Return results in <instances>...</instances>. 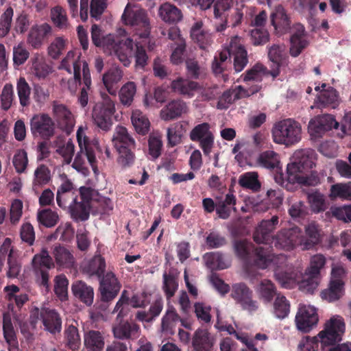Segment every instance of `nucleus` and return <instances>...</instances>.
<instances>
[{
    "mask_svg": "<svg viewBox=\"0 0 351 351\" xmlns=\"http://www.w3.org/2000/svg\"><path fill=\"white\" fill-rule=\"evenodd\" d=\"M271 22L279 34H283L289 32H291L289 50L291 56H298L308 46V42L305 38L304 27L300 23H297L291 27V21L282 5H279L276 7L271 14Z\"/></svg>",
    "mask_w": 351,
    "mask_h": 351,
    "instance_id": "1",
    "label": "nucleus"
},
{
    "mask_svg": "<svg viewBox=\"0 0 351 351\" xmlns=\"http://www.w3.org/2000/svg\"><path fill=\"white\" fill-rule=\"evenodd\" d=\"M112 141L118 153L117 162L122 167H130L134 162L136 141L125 127L117 125Z\"/></svg>",
    "mask_w": 351,
    "mask_h": 351,
    "instance_id": "2",
    "label": "nucleus"
},
{
    "mask_svg": "<svg viewBox=\"0 0 351 351\" xmlns=\"http://www.w3.org/2000/svg\"><path fill=\"white\" fill-rule=\"evenodd\" d=\"M301 134L300 124L291 119L278 122L272 129L274 141L286 146L298 143L301 140Z\"/></svg>",
    "mask_w": 351,
    "mask_h": 351,
    "instance_id": "3",
    "label": "nucleus"
},
{
    "mask_svg": "<svg viewBox=\"0 0 351 351\" xmlns=\"http://www.w3.org/2000/svg\"><path fill=\"white\" fill-rule=\"evenodd\" d=\"M345 332V323L340 316L331 317L324 326L323 330L317 335L321 343V350L325 348L336 346L341 340Z\"/></svg>",
    "mask_w": 351,
    "mask_h": 351,
    "instance_id": "4",
    "label": "nucleus"
},
{
    "mask_svg": "<svg viewBox=\"0 0 351 351\" xmlns=\"http://www.w3.org/2000/svg\"><path fill=\"white\" fill-rule=\"evenodd\" d=\"M101 43L100 47L112 50L124 66H128L130 64L131 60H129V57L133 52V40L132 38L115 40L113 35L109 34L102 36Z\"/></svg>",
    "mask_w": 351,
    "mask_h": 351,
    "instance_id": "5",
    "label": "nucleus"
},
{
    "mask_svg": "<svg viewBox=\"0 0 351 351\" xmlns=\"http://www.w3.org/2000/svg\"><path fill=\"white\" fill-rule=\"evenodd\" d=\"M101 101L95 104L92 117L95 125L103 130H110L112 121V117L115 112V105L111 98L106 93L101 94Z\"/></svg>",
    "mask_w": 351,
    "mask_h": 351,
    "instance_id": "6",
    "label": "nucleus"
},
{
    "mask_svg": "<svg viewBox=\"0 0 351 351\" xmlns=\"http://www.w3.org/2000/svg\"><path fill=\"white\" fill-rule=\"evenodd\" d=\"M317 154L313 149H302L294 153L293 162L288 165L291 173L289 179L296 181V176L304 174L315 166Z\"/></svg>",
    "mask_w": 351,
    "mask_h": 351,
    "instance_id": "7",
    "label": "nucleus"
},
{
    "mask_svg": "<svg viewBox=\"0 0 351 351\" xmlns=\"http://www.w3.org/2000/svg\"><path fill=\"white\" fill-rule=\"evenodd\" d=\"M123 22L125 25L136 27V29L140 32L137 34L141 38H147L150 34V25L147 15L145 10H131L128 8V5L121 16Z\"/></svg>",
    "mask_w": 351,
    "mask_h": 351,
    "instance_id": "8",
    "label": "nucleus"
},
{
    "mask_svg": "<svg viewBox=\"0 0 351 351\" xmlns=\"http://www.w3.org/2000/svg\"><path fill=\"white\" fill-rule=\"evenodd\" d=\"M30 130L34 136L49 140L55 134V123L47 114H38L30 119Z\"/></svg>",
    "mask_w": 351,
    "mask_h": 351,
    "instance_id": "9",
    "label": "nucleus"
},
{
    "mask_svg": "<svg viewBox=\"0 0 351 351\" xmlns=\"http://www.w3.org/2000/svg\"><path fill=\"white\" fill-rule=\"evenodd\" d=\"M190 138L193 142H199L205 156H209L214 146V134L208 123L195 125L190 132Z\"/></svg>",
    "mask_w": 351,
    "mask_h": 351,
    "instance_id": "10",
    "label": "nucleus"
},
{
    "mask_svg": "<svg viewBox=\"0 0 351 351\" xmlns=\"http://www.w3.org/2000/svg\"><path fill=\"white\" fill-rule=\"evenodd\" d=\"M77 139L80 147V151L77 153L73 167L75 169L82 167L86 158L93 168L96 167L97 160L95 152L90 144L89 139L86 136H83L80 130H77Z\"/></svg>",
    "mask_w": 351,
    "mask_h": 351,
    "instance_id": "11",
    "label": "nucleus"
},
{
    "mask_svg": "<svg viewBox=\"0 0 351 351\" xmlns=\"http://www.w3.org/2000/svg\"><path fill=\"white\" fill-rule=\"evenodd\" d=\"M99 279V290L101 301L105 303L110 302L117 296L121 285L116 275L112 271L104 274Z\"/></svg>",
    "mask_w": 351,
    "mask_h": 351,
    "instance_id": "12",
    "label": "nucleus"
},
{
    "mask_svg": "<svg viewBox=\"0 0 351 351\" xmlns=\"http://www.w3.org/2000/svg\"><path fill=\"white\" fill-rule=\"evenodd\" d=\"M295 321L299 330L308 332L319 321L317 309L311 305L300 306Z\"/></svg>",
    "mask_w": 351,
    "mask_h": 351,
    "instance_id": "13",
    "label": "nucleus"
},
{
    "mask_svg": "<svg viewBox=\"0 0 351 351\" xmlns=\"http://www.w3.org/2000/svg\"><path fill=\"white\" fill-rule=\"evenodd\" d=\"M230 296L243 310L254 312L258 308L257 301L252 300V291L244 283L233 285Z\"/></svg>",
    "mask_w": 351,
    "mask_h": 351,
    "instance_id": "14",
    "label": "nucleus"
},
{
    "mask_svg": "<svg viewBox=\"0 0 351 351\" xmlns=\"http://www.w3.org/2000/svg\"><path fill=\"white\" fill-rule=\"evenodd\" d=\"M279 223L278 215H274L270 219L262 220L256 228L253 234L254 241L256 243L269 244L274 239V231Z\"/></svg>",
    "mask_w": 351,
    "mask_h": 351,
    "instance_id": "15",
    "label": "nucleus"
},
{
    "mask_svg": "<svg viewBox=\"0 0 351 351\" xmlns=\"http://www.w3.org/2000/svg\"><path fill=\"white\" fill-rule=\"evenodd\" d=\"M339 123L331 114H325L315 117L308 123V132L310 135L317 138L332 128H338Z\"/></svg>",
    "mask_w": 351,
    "mask_h": 351,
    "instance_id": "16",
    "label": "nucleus"
},
{
    "mask_svg": "<svg viewBox=\"0 0 351 351\" xmlns=\"http://www.w3.org/2000/svg\"><path fill=\"white\" fill-rule=\"evenodd\" d=\"M73 66L74 78L68 80V88L71 93H73L76 90L77 85L81 84V62L75 60V52L70 51L67 53L66 57L62 60L59 69H64L69 73H71V64Z\"/></svg>",
    "mask_w": 351,
    "mask_h": 351,
    "instance_id": "17",
    "label": "nucleus"
},
{
    "mask_svg": "<svg viewBox=\"0 0 351 351\" xmlns=\"http://www.w3.org/2000/svg\"><path fill=\"white\" fill-rule=\"evenodd\" d=\"M112 332L115 339L121 340H135L141 334L140 326L134 322L121 320L112 326Z\"/></svg>",
    "mask_w": 351,
    "mask_h": 351,
    "instance_id": "18",
    "label": "nucleus"
},
{
    "mask_svg": "<svg viewBox=\"0 0 351 351\" xmlns=\"http://www.w3.org/2000/svg\"><path fill=\"white\" fill-rule=\"evenodd\" d=\"M53 110L58 128L70 134L75 126V119L71 112L63 104H54Z\"/></svg>",
    "mask_w": 351,
    "mask_h": 351,
    "instance_id": "19",
    "label": "nucleus"
},
{
    "mask_svg": "<svg viewBox=\"0 0 351 351\" xmlns=\"http://www.w3.org/2000/svg\"><path fill=\"white\" fill-rule=\"evenodd\" d=\"M230 52L234 58V69L236 72L241 71L248 62L247 52L241 43V38L235 36L230 41Z\"/></svg>",
    "mask_w": 351,
    "mask_h": 351,
    "instance_id": "20",
    "label": "nucleus"
},
{
    "mask_svg": "<svg viewBox=\"0 0 351 351\" xmlns=\"http://www.w3.org/2000/svg\"><path fill=\"white\" fill-rule=\"evenodd\" d=\"M278 243L287 249L302 245L304 237L300 228L297 226L283 229L278 237Z\"/></svg>",
    "mask_w": 351,
    "mask_h": 351,
    "instance_id": "21",
    "label": "nucleus"
},
{
    "mask_svg": "<svg viewBox=\"0 0 351 351\" xmlns=\"http://www.w3.org/2000/svg\"><path fill=\"white\" fill-rule=\"evenodd\" d=\"M268 58L273 63L271 75L276 77L280 73V67L287 62V54L285 45L274 44L268 48Z\"/></svg>",
    "mask_w": 351,
    "mask_h": 351,
    "instance_id": "22",
    "label": "nucleus"
},
{
    "mask_svg": "<svg viewBox=\"0 0 351 351\" xmlns=\"http://www.w3.org/2000/svg\"><path fill=\"white\" fill-rule=\"evenodd\" d=\"M40 315L46 330L53 335L60 332L62 319L57 311L53 309L42 308Z\"/></svg>",
    "mask_w": 351,
    "mask_h": 351,
    "instance_id": "23",
    "label": "nucleus"
},
{
    "mask_svg": "<svg viewBox=\"0 0 351 351\" xmlns=\"http://www.w3.org/2000/svg\"><path fill=\"white\" fill-rule=\"evenodd\" d=\"M171 88L173 92L191 98L200 89V85L189 79L178 77L171 82Z\"/></svg>",
    "mask_w": 351,
    "mask_h": 351,
    "instance_id": "24",
    "label": "nucleus"
},
{
    "mask_svg": "<svg viewBox=\"0 0 351 351\" xmlns=\"http://www.w3.org/2000/svg\"><path fill=\"white\" fill-rule=\"evenodd\" d=\"M192 347L194 351H210L211 350L214 339L206 329H197L192 337Z\"/></svg>",
    "mask_w": 351,
    "mask_h": 351,
    "instance_id": "25",
    "label": "nucleus"
},
{
    "mask_svg": "<svg viewBox=\"0 0 351 351\" xmlns=\"http://www.w3.org/2000/svg\"><path fill=\"white\" fill-rule=\"evenodd\" d=\"M187 111L186 103L181 99H174L168 103L161 110L160 117L164 121L177 119Z\"/></svg>",
    "mask_w": 351,
    "mask_h": 351,
    "instance_id": "26",
    "label": "nucleus"
},
{
    "mask_svg": "<svg viewBox=\"0 0 351 351\" xmlns=\"http://www.w3.org/2000/svg\"><path fill=\"white\" fill-rule=\"evenodd\" d=\"M71 290L73 295L81 302L90 306L93 303V288L82 280H77L73 283Z\"/></svg>",
    "mask_w": 351,
    "mask_h": 351,
    "instance_id": "27",
    "label": "nucleus"
},
{
    "mask_svg": "<svg viewBox=\"0 0 351 351\" xmlns=\"http://www.w3.org/2000/svg\"><path fill=\"white\" fill-rule=\"evenodd\" d=\"M51 27L48 23L33 26L28 34L27 42L34 49L40 48L45 38L51 34Z\"/></svg>",
    "mask_w": 351,
    "mask_h": 351,
    "instance_id": "28",
    "label": "nucleus"
},
{
    "mask_svg": "<svg viewBox=\"0 0 351 351\" xmlns=\"http://www.w3.org/2000/svg\"><path fill=\"white\" fill-rule=\"evenodd\" d=\"M276 280L286 289L293 288L299 279L298 274L291 267L277 268L274 272Z\"/></svg>",
    "mask_w": 351,
    "mask_h": 351,
    "instance_id": "29",
    "label": "nucleus"
},
{
    "mask_svg": "<svg viewBox=\"0 0 351 351\" xmlns=\"http://www.w3.org/2000/svg\"><path fill=\"white\" fill-rule=\"evenodd\" d=\"M203 22H195L191 28L190 35L192 40L198 44L201 49H206L211 44V35L203 29Z\"/></svg>",
    "mask_w": 351,
    "mask_h": 351,
    "instance_id": "30",
    "label": "nucleus"
},
{
    "mask_svg": "<svg viewBox=\"0 0 351 351\" xmlns=\"http://www.w3.org/2000/svg\"><path fill=\"white\" fill-rule=\"evenodd\" d=\"M3 332L4 339L10 349L18 348L19 342L12 322V315L9 311L3 314Z\"/></svg>",
    "mask_w": 351,
    "mask_h": 351,
    "instance_id": "31",
    "label": "nucleus"
},
{
    "mask_svg": "<svg viewBox=\"0 0 351 351\" xmlns=\"http://www.w3.org/2000/svg\"><path fill=\"white\" fill-rule=\"evenodd\" d=\"M243 6L241 8H233L230 12L225 16L224 19H221V24L217 27V32L225 30L227 27H235L240 25L243 19Z\"/></svg>",
    "mask_w": 351,
    "mask_h": 351,
    "instance_id": "32",
    "label": "nucleus"
},
{
    "mask_svg": "<svg viewBox=\"0 0 351 351\" xmlns=\"http://www.w3.org/2000/svg\"><path fill=\"white\" fill-rule=\"evenodd\" d=\"M123 77V71L119 68H112L104 74L102 80L108 92L115 95L117 90V84Z\"/></svg>",
    "mask_w": 351,
    "mask_h": 351,
    "instance_id": "33",
    "label": "nucleus"
},
{
    "mask_svg": "<svg viewBox=\"0 0 351 351\" xmlns=\"http://www.w3.org/2000/svg\"><path fill=\"white\" fill-rule=\"evenodd\" d=\"M53 145L56 148V152L63 158L64 162L70 164L75 152L73 141L69 139L65 143L63 138L59 136L53 141Z\"/></svg>",
    "mask_w": 351,
    "mask_h": 351,
    "instance_id": "34",
    "label": "nucleus"
},
{
    "mask_svg": "<svg viewBox=\"0 0 351 351\" xmlns=\"http://www.w3.org/2000/svg\"><path fill=\"white\" fill-rule=\"evenodd\" d=\"M251 261L256 267L260 269L267 268L271 261L270 247H254L251 254Z\"/></svg>",
    "mask_w": 351,
    "mask_h": 351,
    "instance_id": "35",
    "label": "nucleus"
},
{
    "mask_svg": "<svg viewBox=\"0 0 351 351\" xmlns=\"http://www.w3.org/2000/svg\"><path fill=\"white\" fill-rule=\"evenodd\" d=\"M104 344V338L99 331L91 330L84 334V346L88 351H102Z\"/></svg>",
    "mask_w": 351,
    "mask_h": 351,
    "instance_id": "36",
    "label": "nucleus"
},
{
    "mask_svg": "<svg viewBox=\"0 0 351 351\" xmlns=\"http://www.w3.org/2000/svg\"><path fill=\"white\" fill-rule=\"evenodd\" d=\"M159 15L165 22L169 23H176L182 18L181 10L169 3H165L160 5Z\"/></svg>",
    "mask_w": 351,
    "mask_h": 351,
    "instance_id": "37",
    "label": "nucleus"
},
{
    "mask_svg": "<svg viewBox=\"0 0 351 351\" xmlns=\"http://www.w3.org/2000/svg\"><path fill=\"white\" fill-rule=\"evenodd\" d=\"M106 262L101 256H95L83 266V271L89 276H96L100 278L105 271Z\"/></svg>",
    "mask_w": 351,
    "mask_h": 351,
    "instance_id": "38",
    "label": "nucleus"
},
{
    "mask_svg": "<svg viewBox=\"0 0 351 351\" xmlns=\"http://www.w3.org/2000/svg\"><path fill=\"white\" fill-rule=\"evenodd\" d=\"M82 75H83V84L84 86L81 88L80 95L78 97V101L82 108L87 106L88 102V91L91 86L90 73L88 68V64L86 61L82 62Z\"/></svg>",
    "mask_w": 351,
    "mask_h": 351,
    "instance_id": "39",
    "label": "nucleus"
},
{
    "mask_svg": "<svg viewBox=\"0 0 351 351\" xmlns=\"http://www.w3.org/2000/svg\"><path fill=\"white\" fill-rule=\"evenodd\" d=\"M57 265L70 268L73 266L75 259L71 252L64 246H55L53 251Z\"/></svg>",
    "mask_w": 351,
    "mask_h": 351,
    "instance_id": "40",
    "label": "nucleus"
},
{
    "mask_svg": "<svg viewBox=\"0 0 351 351\" xmlns=\"http://www.w3.org/2000/svg\"><path fill=\"white\" fill-rule=\"evenodd\" d=\"M51 181V171L43 164L39 165L34 171L32 188L36 191L40 187L47 184Z\"/></svg>",
    "mask_w": 351,
    "mask_h": 351,
    "instance_id": "41",
    "label": "nucleus"
},
{
    "mask_svg": "<svg viewBox=\"0 0 351 351\" xmlns=\"http://www.w3.org/2000/svg\"><path fill=\"white\" fill-rule=\"evenodd\" d=\"M328 196L331 200H351V182L331 185Z\"/></svg>",
    "mask_w": 351,
    "mask_h": 351,
    "instance_id": "42",
    "label": "nucleus"
},
{
    "mask_svg": "<svg viewBox=\"0 0 351 351\" xmlns=\"http://www.w3.org/2000/svg\"><path fill=\"white\" fill-rule=\"evenodd\" d=\"M32 263L36 272H38V270L51 269L54 266L53 259L46 249H43L40 253L35 254Z\"/></svg>",
    "mask_w": 351,
    "mask_h": 351,
    "instance_id": "43",
    "label": "nucleus"
},
{
    "mask_svg": "<svg viewBox=\"0 0 351 351\" xmlns=\"http://www.w3.org/2000/svg\"><path fill=\"white\" fill-rule=\"evenodd\" d=\"M308 200L311 210L319 213L325 211L328 207V202L324 195L315 191L308 194Z\"/></svg>",
    "mask_w": 351,
    "mask_h": 351,
    "instance_id": "44",
    "label": "nucleus"
},
{
    "mask_svg": "<svg viewBox=\"0 0 351 351\" xmlns=\"http://www.w3.org/2000/svg\"><path fill=\"white\" fill-rule=\"evenodd\" d=\"M254 245L246 239L236 240L234 243V250L236 255L246 263L250 262L251 254Z\"/></svg>",
    "mask_w": 351,
    "mask_h": 351,
    "instance_id": "45",
    "label": "nucleus"
},
{
    "mask_svg": "<svg viewBox=\"0 0 351 351\" xmlns=\"http://www.w3.org/2000/svg\"><path fill=\"white\" fill-rule=\"evenodd\" d=\"M260 299L265 303L271 302L274 298L279 293H277L275 285L269 280L264 279L261 281L258 287Z\"/></svg>",
    "mask_w": 351,
    "mask_h": 351,
    "instance_id": "46",
    "label": "nucleus"
},
{
    "mask_svg": "<svg viewBox=\"0 0 351 351\" xmlns=\"http://www.w3.org/2000/svg\"><path fill=\"white\" fill-rule=\"evenodd\" d=\"M317 99L320 107H330L332 108H335L339 104L337 92L332 87L322 90Z\"/></svg>",
    "mask_w": 351,
    "mask_h": 351,
    "instance_id": "47",
    "label": "nucleus"
},
{
    "mask_svg": "<svg viewBox=\"0 0 351 351\" xmlns=\"http://www.w3.org/2000/svg\"><path fill=\"white\" fill-rule=\"evenodd\" d=\"M305 232L306 237H304L303 245L305 249L310 250L319 242V230L318 226L313 222L306 226Z\"/></svg>",
    "mask_w": 351,
    "mask_h": 351,
    "instance_id": "48",
    "label": "nucleus"
},
{
    "mask_svg": "<svg viewBox=\"0 0 351 351\" xmlns=\"http://www.w3.org/2000/svg\"><path fill=\"white\" fill-rule=\"evenodd\" d=\"M133 56L135 58L136 68L144 69L148 63L149 58L144 46L140 42L136 41L134 43L133 41V52L132 56L129 57V60H130V58Z\"/></svg>",
    "mask_w": 351,
    "mask_h": 351,
    "instance_id": "49",
    "label": "nucleus"
},
{
    "mask_svg": "<svg viewBox=\"0 0 351 351\" xmlns=\"http://www.w3.org/2000/svg\"><path fill=\"white\" fill-rule=\"evenodd\" d=\"M64 339L66 344L69 349L76 350L81 344L80 336L77 326L70 324L64 330Z\"/></svg>",
    "mask_w": 351,
    "mask_h": 351,
    "instance_id": "50",
    "label": "nucleus"
},
{
    "mask_svg": "<svg viewBox=\"0 0 351 351\" xmlns=\"http://www.w3.org/2000/svg\"><path fill=\"white\" fill-rule=\"evenodd\" d=\"M16 91L21 106L27 107L30 104L31 88L26 80L21 77L16 83Z\"/></svg>",
    "mask_w": 351,
    "mask_h": 351,
    "instance_id": "51",
    "label": "nucleus"
},
{
    "mask_svg": "<svg viewBox=\"0 0 351 351\" xmlns=\"http://www.w3.org/2000/svg\"><path fill=\"white\" fill-rule=\"evenodd\" d=\"M132 123L137 133L145 135L148 133L150 123L148 119L139 110L132 112Z\"/></svg>",
    "mask_w": 351,
    "mask_h": 351,
    "instance_id": "52",
    "label": "nucleus"
},
{
    "mask_svg": "<svg viewBox=\"0 0 351 351\" xmlns=\"http://www.w3.org/2000/svg\"><path fill=\"white\" fill-rule=\"evenodd\" d=\"M204 258L207 267L212 269H223L229 267L223 255L219 252L207 253Z\"/></svg>",
    "mask_w": 351,
    "mask_h": 351,
    "instance_id": "53",
    "label": "nucleus"
},
{
    "mask_svg": "<svg viewBox=\"0 0 351 351\" xmlns=\"http://www.w3.org/2000/svg\"><path fill=\"white\" fill-rule=\"evenodd\" d=\"M38 221L47 228L55 226L58 221L59 217L56 211L50 208L43 209L38 211Z\"/></svg>",
    "mask_w": 351,
    "mask_h": 351,
    "instance_id": "54",
    "label": "nucleus"
},
{
    "mask_svg": "<svg viewBox=\"0 0 351 351\" xmlns=\"http://www.w3.org/2000/svg\"><path fill=\"white\" fill-rule=\"evenodd\" d=\"M290 312V303L285 296L279 293L274 303V313L276 317L284 319Z\"/></svg>",
    "mask_w": 351,
    "mask_h": 351,
    "instance_id": "55",
    "label": "nucleus"
},
{
    "mask_svg": "<svg viewBox=\"0 0 351 351\" xmlns=\"http://www.w3.org/2000/svg\"><path fill=\"white\" fill-rule=\"evenodd\" d=\"M136 93V86L134 82H128L125 83L119 92V97L121 103L126 106H130L134 100Z\"/></svg>",
    "mask_w": 351,
    "mask_h": 351,
    "instance_id": "56",
    "label": "nucleus"
},
{
    "mask_svg": "<svg viewBox=\"0 0 351 351\" xmlns=\"http://www.w3.org/2000/svg\"><path fill=\"white\" fill-rule=\"evenodd\" d=\"M326 260L324 256L318 254L311 258L310 266L306 269L305 274L313 275L321 278L322 271L324 269Z\"/></svg>",
    "mask_w": 351,
    "mask_h": 351,
    "instance_id": "57",
    "label": "nucleus"
},
{
    "mask_svg": "<svg viewBox=\"0 0 351 351\" xmlns=\"http://www.w3.org/2000/svg\"><path fill=\"white\" fill-rule=\"evenodd\" d=\"M258 162L267 169H274L278 167L280 160L278 154L272 150H267L260 154Z\"/></svg>",
    "mask_w": 351,
    "mask_h": 351,
    "instance_id": "58",
    "label": "nucleus"
},
{
    "mask_svg": "<svg viewBox=\"0 0 351 351\" xmlns=\"http://www.w3.org/2000/svg\"><path fill=\"white\" fill-rule=\"evenodd\" d=\"M344 293L343 285H337V284L330 282L329 287L322 291L321 297L328 302H335L339 300Z\"/></svg>",
    "mask_w": 351,
    "mask_h": 351,
    "instance_id": "59",
    "label": "nucleus"
},
{
    "mask_svg": "<svg viewBox=\"0 0 351 351\" xmlns=\"http://www.w3.org/2000/svg\"><path fill=\"white\" fill-rule=\"evenodd\" d=\"M234 3V0H215L213 5L215 18L219 20L224 19L231 12Z\"/></svg>",
    "mask_w": 351,
    "mask_h": 351,
    "instance_id": "60",
    "label": "nucleus"
},
{
    "mask_svg": "<svg viewBox=\"0 0 351 351\" xmlns=\"http://www.w3.org/2000/svg\"><path fill=\"white\" fill-rule=\"evenodd\" d=\"M239 183L242 187L251 189L253 191H258L261 188L258 175L254 172H249L241 175Z\"/></svg>",
    "mask_w": 351,
    "mask_h": 351,
    "instance_id": "61",
    "label": "nucleus"
},
{
    "mask_svg": "<svg viewBox=\"0 0 351 351\" xmlns=\"http://www.w3.org/2000/svg\"><path fill=\"white\" fill-rule=\"evenodd\" d=\"M51 17L55 25L60 29H66L69 24L65 10L61 7L53 8L51 12Z\"/></svg>",
    "mask_w": 351,
    "mask_h": 351,
    "instance_id": "62",
    "label": "nucleus"
},
{
    "mask_svg": "<svg viewBox=\"0 0 351 351\" xmlns=\"http://www.w3.org/2000/svg\"><path fill=\"white\" fill-rule=\"evenodd\" d=\"M183 132V125L180 122L176 123L168 128L167 139L169 145L173 147L179 144L181 142Z\"/></svg>",
    "mask_w": 351,
    "mask_h": 351,
    "instance_id": "63",
    "label": "nucleus"
},
{
    "mask_svg": "<svg viewBox=\"0 0 351 351\" xmlns=\"http://www.w3.org/2000/svg\"><path fill=\"white\" fill-rule=\"evenodd\" d=\"M321 278L313 275H306L300 282L298 286L300 291L306 293H313L315 290L317 289Z\"/></svg>",
    "mask_w": 351,
    "mask_h": 351,
    "instance_id": "64",
    "label": "nucleus"
}]
</instances>
